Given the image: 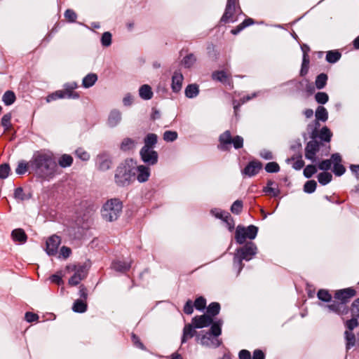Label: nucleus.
<instances>
[{
  "label": "nucleus",
  "mask_w": 359,
  "mask_h": 359,
  "mask_svg": "<svg viewBox=\"0 0 359 359\" xmlns=\"http://www.w3.org/2000/svg\"><path fill=\"white\" fill-rule=\"evenodd\" d=\"M29 165L31 172L45 180H49L60 173L56 161L50 151H36L29 161Z\"/></svg>",
  "instance_id": "1"
},
{
  "label": "nucleus",
  "mask_w": 359,
  "mask_h": 359,
  "mask_svg": "<svg viewBox=\"0 0 359 359\" xmlns=\"http://www.w3.org/2000/svg\"><path fill=\"white\" fill-rule=\"evenodd\" d=\"M134 166L135 161L132 159H127L118 166L115 174V182L118 186L126 187L135 181Z\"/></svg>",
  "instance_id": "2"
},
{
  "label": "nucleus",
  "mask_w": 359,
  "mask_h": 359,
  "mask_svg": "<svg viewBox=\"0 0 359 359\" xmlns=\"http://www.w3.org/2000/svg\"><path fill=\"white\" fill-rule=\"evenodd\" d=\"M222 321L219 320L215 322L210 328V332H206L201 338H197V340H200V343L202 346L208 348H217L221 344V340L218 339V337L221 334L222 330Z\"/></svg>",
  "instance_id": "3"
},
{
  "label": "nucleus",
  "mask_w": 359,
  "mask_h": 359,
  "mask_svg": "<svg viewBox=\"0 0 359 359\" xmlns=\"http://www.w3.org/2000/svg\"><path fill=\"white\" fill-rule=\"evenodd\" d=\"M122 203L118 198H111L103 205L101 214L103 219L113 222L118 219L122 211Z\"/></svg>",
  "instance_id": "4"
},
{
  "label": "nucleus",
  "mask_w": 359,
  "mask_h": 359,
  "mask_svg": "<svg viewBox=\"0 0 359 359\" xmlns=\"http://www.w3.org/2000/svg\"><path fill=\"white\" fill-rule=\"evenodd\" d=\"M258 231L257 227L254 225H250L248 227L238 226L236 230L235 238L238 243L243 244L246 238L250 240L255 239Z\"/></svg>",
  "instance_id": "5"
},
{
  "label": "nucleus",
  "mask_w": 359,
  "mask_h": 359,
  "mask_svg": "<svg viewBox=\"0 0 359 359\" xmlns=\"http://www.w3.org/2000/svg\"><path fill=\"white\" fill-rule=\"evenodd\" d=\"M257 246L253 243H248L243 248L237 250V253L234 257V261L238 259L240 265H242V260L249 261L257 253Z\"/></svg>",
  "instance_id": "6"
},
{
  "label": "nucleus",
  "mask_w": 359,
  "mask_h": 359,
  "mask_svg": "<svg viewBox=\"0 0 359 359\" xmlns=\"http://www.w3.org/2000/svg\"><path fill=\"white\" fill-rule=\"evenodd\" d=\"M66 269L74 272V274L69 280V285L72 286L77 285L87 276L86 268L81 265H68Z\"/></svg>",
  "instance_id": "7"
},
{
  "label": "nucleus",
  "mask_w": 359,
  "mask_h": 359,
  "mask_svg": "<svg viewBox=\"0 0 359 359\" xmlns=\"http://www.w3.org/2000/svg\"><path fill=\"white\" fill-rule=\"evenodd\" d=\"M140 154L142 160L149 165H155L158 161V154L154 149H141Z\"/></svg>",
  "instance_id": "8"
},
{
  "label": "nucleus",
  "mask_w": 359,
  "mask_h": 359,
  "mask_svg": "<svg viewBox=\"0 0 359 359\" xmlns=\"http://www.w3.org/2000/svg\"><path fill=\"white\" fill-rule=\"evenodd\" d=\"M134 172H135L136 178L139 182H145L150 176V168L144 165H137L135 161Z\"/></svg>",
  "instance_id": "9"
},
{
  "label": "nucleus",
  "mask_w": 359,
  "mask_h": 359,
  "mask_svg": "<svg viewBox=\"0 0 359 359\" xmlns=\"http://www.w3.org/2000/svg\"><path fill=\"white\" fill-rule=\"evenodd\" d=\"M61 243V239L56 235H53L46 241V251L48 255H55Z\"/></svg>",
  "instance_id": "10"
},
{
  "label": "nucleus",
  "mask_w": 359,
  "mask_h": 359,
  "mask_svg": "<svg viewBox=\"0 0 359 359\" xmlns=\"http://www.w3.org/2000/svg\"><path fill=\"white\" fill-rule=\"evenodd\" d=\"M212 318L208 315L195 316L192 319V324L195 328H203L212 325Z\"/></svg>",
  "instance_id": "11"
},
{
  "label": "nucleus",
  "mask_w": 359,
  "mask_h": 359,
  "mask_svg": "<svg viewBox=\"0 0 359 359\" xmlns=\"http://www.w3.org/2000/svg\"><path fill=\"white\" fill-rule=\"evenodd\" d=\"M122 120V114L118 109H112L108 116L107 125L109 128H114L117 126Z\"/></svg>",
  "instance_id": "12"
},
{
  "label": "nucleus",
  "mask_w": 359,
  "mask_h": 359,
  "mask_svg": "<svg viewBox=\"0 0 359 359\" xmlns=\"http://www.w3.org/2000/svg\"><path fill=\"white\" fill-rule=\"evenodd\" d=\"M319 149L318 143L315 140L309 141L305 149V156L306 158L315 161V156Z\"/></svg>",
  "instance_id": "13"
},
{
  "label": "nucleus",
  "mask_w": 359,
  "mask_h": 359,
  "mask_svg": "<svg viewBox=\"0 0 359 359\" xmlns=\"http://www.w3.org/2000/svg\"><path fill=\"white\" fill-rule=\"evenodd\" d=\"M262 168V163L257 161H251L245 168L243 174L252 177L257 174Z\"/></svg>",
  "instance_id": "14"
},
{
  "label": "nucleus",
  "mask_w": 359,
  "mask_h": 359,
  "mask_svg": "<svg viewBox=\"0 0 359 359\" xmlns=\"http://www.w3.org/2000/svg\"><path fill=\"white\" fill-rule=\"evenodd\" d=\"M330 311L334 312L339 315H345L348 313V308L343 302H333L327 306Z\"/></svg>",
  "instance_id": "15"
},
{
  "label": "nucleus",
  "mask_w": 359,
  "mask_h": 359,
  "mask_svg": "<svg viewBox=\"0 0 359 359\" xmlns=\"http://www.w3.org/2000/svg\"><path fill=\"white\" fill-rule=\"evenodd\" d=\"M355 292L353 289L346 288L344 290H339L335 293V298L341 300V302H345L350 298L355 296Z\"/></svg>",
  "instance_id": "16"
},
{
  "label": "nucleus",
  "mask_w": 359,
  "mask_h": 359,
  "mask_svg": "<svg viewBox=\"0 0 359 359\" xmlns=\"http://www.w3.org/2000/svg\"><path fill=\"white\" fill-rule=\"evenodd\" d=\"M137 144L135 140L130 137L124 138L120 144V149L124 152L131 151L134 150Z\"/></svg>",
  "instance_id": "17"
},
{
  "label": "nucleus",
  "mask_w": 359,
  "mask_h": 359,
  "mask_svg": "<svg viewBox=\"0 0 359 359\" xmlns=\"http://www.w3.org/2000/svg\"><path fill=\"white\" fill-rule=\"evenodd\" d=\"M183 76L180 72H175L172 77V89L174 92H179L182 86Z\"/></svg>",
  "instance_id": "18"
},
{
  "label": "nucleus",
  "mask_w": 359,
  "mask_h": 359,
  "mask_svg": "<svg viewBox=\"0 0 359 359\" xmlns=\"http://www.w3.org/2000/svg\"><path fill=\"white\" fill-rule=\"evenodd\" d=\"M11 237L15 242L20 243H25L27 239L25 231L22 229H14L11 233Z\"/></svg>",
  "instance_id": "19"
},
{
  "label": "nucleus",
  "mask_w": 359,
  "mask_h": 359,
  "mask_svg": "<svg viewBox=\"0 0 359 359\" xmlns=\"http://www.w3.org/2000/svg\"><path fill=\"white\" fill-rule=\"evenodd\" d=\"M234 11V6L226 5L225 12L221 18V22L227 23L236 21V19L233 18Z\"/></svg>",
  "instance_id": "20"
},
{
  "label": "nucleus",
  "mask_w": 359,
  "mask_h": 359,
  "mask_svg": "<svg viewBox=\"0 0 359 359\" xmlns=\"http://www.w3.org/2000/svg\"><path fill=\"white\" fill-rule=\"evenodd\" d=\"M232 139L230 132L229 130L225 131L219 137V148L223 150L227 149L228 145L231 144Z\"/></svg>",
  "instance_id": "21"
},
{
  "label": "nucleus",
  "mask_w": 359,
  "mask_h": 359,
  "mask_svg": "<svg viewBox=\"0 0 359 359\" xmlns=\"http://www.w3.org/2000/svg\"><path fill=\"white\" fill-rule=\"evenodd\" d=\"M157 135L154 133H149L144 139V147L141 149H154L157 142Z\"/></svg>",
  "instance_id": "22"
},
{
  "label": "nucleus",
  "mask_w": 359,
  "mask_h": 359,
  "mask_svg": "<svg viewBox=\"0 0 359 359\" xmlns=\"http://www.w3.org/2000/svg\"><path fill=\"white\" fill-rule=\"evenodd\" d=\"M196 334V331L191 324L186 325L183 330V336L182 343H184L187 339L193 337Z\"/></svg>",
  "instance_id": "23"
},
{
  "label": "nucleus",
  "mask_w": 359,
  "mask_h": 359,
  "mask_svg": "<svg viewBox=\"0 0 359 359\" xmlns=\"http://www.w3.org/2000/svg\"><path fill=\"white\" fill-rule=\"evenodd\" d=\"M97 80V74H93V73L88 74L83 78V81H82V86L86 88H88L93 86Z\"/></svg>",
  "instance_id": "24"
},
{
  "label": "nucleus",
  "mask_w": 359,
  "mask_h": 359,
  "mask_svg": "<svg viewBox=\"0 0 359 359\" xmlns=\"http://www.w3.org/2000/svg\"><path fill=\"white\" fill-rule=\"evenodd\" d=\"M140 96L144 100H149L152 97L153 93L149 85H143L139 90Z\"/></svg>",
  "instance_id": "25"
},
{
  "label": "nucleus",
  "mask_w": 359,
  "mask_h": 359,
  "mask_svg": "<svg viewBox=\"0 0 359 359\" xmlns=\"http://www.w3.org/2000/svg\"><path fill=\"white\" fill-rule=\"evenodd\" d=\"M73 158L70 155L63 154L58 159V164L62 168H67L72 165Z\"/></svg>",
  "instance_id": "26"
},
{
  "label": "nucleus",
  "mask_w": 359,
  "mask_h": 359,
  "mask_svg": "<svg viewBox=\"0 0 359 359\" xmlns=\"http://www.w3.org/2000/svg\"><path fill=\"white\" fill-rule=\"evenodd\" d=\"M112 267L117 271L123 272L128 270L130 268V264L126 262L116 261L113 262Z\"/></svg>",
  "instance_id": "27"
},
{
  "label": "nucleus",
  "mask_w": 359,
  "mask_h": 359,
  "mask_svg": "<svg viewBox=\"0 0 359 359\" xmlns=\"http://www.w3.org/2000/svg\"><path fill=\"white\" fill-rule=\"evenodd\" d=\"M316 118L319 121H327L328 118V113L327 109L324 107H318L316 111Z\"/></svg>",
  "instance_id": "28"
},
{
  "label": "nucleus",
  "mask_w": 359,
  "mask_h": 359,
  "mask_svg": "<svg viewBox=\"0 0 359 359\" xmlns=\"http://www.w3.org/2000/svg\"><path fill=\"white\" fill-rule=\"evenodd\" d=\"M86 309L87 304L82 299L75 301L72 307L73 311L78 313H83L86 311Z\"/></svg>",
  "instance_id": "29"
},
{
  "label": "nucleus",
  "mask_w": 359,
  "mask_h": 359,
  "mask_svg": "<svg viewBox=\"0 0 359 359\" xmlns=\"http://www.w3.org/2000/svg\"><path fill=\"white\" fill-rule=\"evenodd\" d=\"M332 175L331 173L327 172H323L318 174V180L322 185H326L331 182Z\"/></svg>",
  "instance_id": "30"
},
{
  "label": "nucleus",
  "mask_w": 359,
  "mask_h": 359,
  "mask_svg": "<svg viewBox=\"0 0 359 359\" xmlns=\"http://www.w3.org/2000/svg\"><path fill=\"white\" fill-rule=\"evenodd\" d=\"M327 76L325 74H319L317 77H316V81H315V83H316V86L318 89H323L326 83H327Z\"/></svg>",
  "instance_id": "31"
},
{
  "label": "nucleus",
  "mask_w": 359,
  "mask_h": 359,
  "mask_svg": "<svg viewBox=\"0 0 359 359\" xmlns=\"http://www.w3.org/2000/svg\"><path fill=\"white\" fill-rule=\"evenodd\" d=\"M2 100L6 105H11L15 100V93L12 91L8 90L4 94Z\"/></svg>",
  "instance_id": "32"
},
{
  "label": "nucleus",
  "mask_w": 359,
  "mask_h": 359,
  "mask_svg": "<svg viewBox=\"0 0 359 359\" xmlns=\"http://www.w3.org/2000/svg\"><path fill=\"white\" fill-rule=\"evenodd\" d=\"M198 93V88L196 85H189L185 89V95L187 97L193 98Z\"/></svg>",
  "instance_id": "33"
},
{
  "label": "nucleus",
  "mask_w": 359,
  "mask_h": 359,
  "mask_svg": "<svg viewBox=\"0 0 359 359\" xmlns=\"http://www.w3.org/2000/svg\"><path fill=\"white\" fill-rule=\"evenodd\" d=\"M29 168V162L27 163L24 161H21L18 164V166L15 169V172L18 175H24L28 170Z\"/></svg>",
  "instance_id": "34"
},
{
  "label": "nucleus",
  "mask_w": 359,
  "mask_h": 359,
  "mask_svg": "<svg viewBox=\"0 0 359 359\" xmlns=\"http://www.w3.org/2000/svg\"><path fill=\"white\" fill-rule=\"evenodd\" d=\"M341 57V54L338 51H329L326 55V60L330 63H334Z\"/></svg>",
  "instance_id": "35"
},
{
  "label": "nucleus",
  "mask_w": 359,
  "mask_h": 359,
  "mask_svg": "<svg viewBox=\"0 0 359 359\" xmlns=\"http://www.w3.org/2000/svg\"><path fill=\"white\" fill-rule=\"evenodd\" d=\"M196 61V57L193 54H189L184 57L182 60V65L187 67H191Z\"/></svg>",
  "instance_id": "36"
},
{
  "label": "nucleus",
  "mask_w": 359,
  "mask_h": 359,
  "mask_svg": "<svg viewBox=\"0 0 359 359\" xmlns=\"http://www.w3.org/2000/svg\"><path fill=\"white\" fill-rule=\"evenodd\" d=\"M65 97V92L64 90H57L55 93L49 95L46 97L47 102L55 100L57 99H62Z\"/></svg>",
  "instance_id": "37"
},
{
  "label": "nucleus",
  "mask_w": 359,
  "mask_h": 359,
  "mask_svg": "<svg viewBox=\"0 0 359 359\" xmlns=\"http://www.w3.org/2000/svg\"><path fill=\"white\" fill-rule=\"evenodd\" d=\"M316 101L319 104H325L328 100L329 96L326 93L318 92L315 95Z\"/></svg>",
  "instance_id": "38"
},
{
  "label": "nucleus",
  "mask_w": 359,
  "mask_h": 359,
  "mask_svg": "<svg viewBox=\"0 0 359 359\" xmlns=\"http://www.w3.org/2000/svg\"><path fill=\"white\" fill-rule=\"evenodd\" d=\"M332 137L331 131L327 128L323 127L320 132V137L325 142H330Z\"/></svg>",
  "instance_id": "39"
},
{
  "label": "nucleus",
  "mask_w": 359,
  "mask_h": 359,
  "mask_svg": "<svg viewBox=\"0 0 359 359\" xmlns=\"http://www.w3.org/2000/svg\"><path fill=\"white\" fill-rule=\"evenodd\" d=\"M345 336L346 339V346L347 348H350L351 347L353 346L355 341V335L351 332V331H346L345 332Z\"/></svg>",
  "instance_id": "40"
},
{
  "label": "nucleus",
  "mask_w": 359,
  "mask_h": 359,
  "mask_svg": "<svg viewBox=\"0 0 359 359\" xmlns=\"http://www.w3.org/2000/svg\"><path fill=\"white\" fill-rule=\"evenodd\" d=\"M11 114H6L1 118V125L3 127H4L6 131L10 130L11 128Z\"/></svg>",
  "instance_id": "41"
},
{
  "label": "nucleus",
  "mask_w": 359,
  "mask_h": 359,
  "mask_svg": "<svg viewBox=\"0 0 359 359\" xmlns=\"http://www.w3.org/2000/svg\"><path fill=\"white\" fill-rule=\"evenodd\" d=\"M317 183L314 180L306 182L304 186V190L306 193H313L316 189Z\"/></svg>",
  "instance_id": "42"
},
{
  "label": "nucleus",
  "mask_w": 359,
  "mask_h": 359,
  "mask_svg": "<svg viewBox=\"0 0 359 359\" xmlns=\"http://www.w3.org/2000/svg\"><path fill=\"white\" fill-rule=\"evenodd\" d=\"M101 43L103 46H109L111 44V34L109 32L103 33L101 38Z\"/></svg>",
  "instance_id": "43"
},
{
  "label": "nucleus",
  "mask_w": 359,
  "mask_h": 359,
  "mask_svg": "<svg viewBox=\"0 0 359 359\" xmlns=\"http://www.w3.org/2000/svg\"><path fill=\"white\" fill-rule=\"evenodd\" d=\"M219 310H220V306L217 302L211 303L208 308V313H210L212 316L217 315L219 312Z\"/></svg>",
  "instance_id": "44"
},
{
  "label": "nucleus",
  "mask_w": 359,
  "mask_h": 359,
  "mask_svg": "<svg viewBox=\"0 0 359 359\" xmlns=\"http://www.w3.org/2000/svg\"><path fill=\"white\" fill-rule=\"evenodd\" d=\"M211 213L217 218L221 219L223 221L229 218V213L222 211L220 210L215 209L211 210Z\"/></svg>",
  "instance_id": "45"
},
{
  "label": "nucleus",
  "mask_w": 359,
  "mask_h": 359,
  "mask_svg": "<svg viewBox=\"0 0 359 359\" xmlns=\"http://www.w3.org/2000/svg\"><path fill=\"white\" fill-rule=\"evenodd\" d=\"M359 325V318L355 316H352V318L346 322V326L347 328L351 331L355 327Z\"/></svg>",
  "instance_id": "46"
},
{
  "label": "nucleus",
  "mask_w": 359,
  "mask_h": 359,
  "mask_svg": "<svg viewBox=\"0 0 359 359\" xmlns=\"http://www.w3.org/2000/svg\"><path fill=\"white\" fill-rule=\"evenodd\" d=\"M177 138V133L175 131L167 130L163 134V140L166 142H173Z\"/></svg>",
  "instance_id": "47"
},
{
  "label": "nucleus",
  "mask_w": 359,
  "mask_h": 359,
  "mask_svg": "<svg viewBox=\"0 0 359 359\" xmlns=\"http://www.w3.org/2000/svg\"><path fill=\"white\" fill-rule=\"evenodd\" d=\"M212 78L214 80L219 81L221 82H224L226 81L228 78L227 74L224 71L216 72L212 74Z\"/></svg>",
  "instance_id": "48"
},
{
  "label": "nucleus",
  "mask_w": 359,
  "mask_h": 359,
  "mask_svg": "<svg viewBox=\"0 0 359 359\" xmlns=\"http://www.w3.org/2000/svg\"><path fill=\"white\" fill-rule=\"evenodd\" d=\"M316 172H317V169L315 165H309L304 168V175L306 177L310 178Z\"/></svg>",
  "instance_id": "49"
},
{
  "label": "nucleus",
  "mask_w": 359,
  "mask_h": 359,
  "mask_svg": "<svg viewBox=\"0 0 359 359\" xmlns=\"http://www.w3.org/2000/svg\"><path fill=\"white\" fill-rule=\"evenodd\" d=\"M10 172V167L8 164L4 163L0 165V178L6 179Z\"/></svg>",
  "instance_id": "50"
},
{
  "label": "nucleus",
  "mask_w": 359,
  "mask_h": 359,
  "mask_svg": "<svg viewBox=\"0 0 359 359\" xmlns=\"http://www.w3.org/2000/svg\"><path fill=\"white\" fill-rule=\"evenodd\" d=\"M243 203L241 201H236L231 207V211L235 214H239L242 211Z\"/></svg>",
  "instance_id": "51"
},
{
  "label": "nucleus",
  "mask_w": 359,
  "mask_h": 359,
  "mask_svg": "<svg viewBox=\"0 0 359 359\" xmlns=\"http://www.w3.org/2000/svg\"><path fill=\"white\" fill-rule=\"evenodd\" d=\"M279 165L276 162H269L265 167V170L268 172H277L279 171Z\"/></svg>",
  "instance_id": "52"
},
{
  "label": "nucleus",
  "mask_w": 359,
  "mask_h": 359,
  "mask_svg": "<svg viewBox=\"0 0 359 359\" xmlns=\"http://www.w3.org/2000/svg\"><path fill=\"white\" fill-rule=\"evenodd\" d=\"M75 154L82 161H88L90 158L89 154L81 148L76 149Z\"/></svg>",
  "instance_id": "53"
},
{
  "label": "nucleus",
  "mask_w": 359,
  "mask_h": 359,
  "mask_svg": "<svg viewBox=\"0 0 359 359\" xmlns=\"http://www.w3.org/2000/svg\"><path fill=\"white\" fill-rule=\"evenodd\" d=\"M317 295L319 299L324 302H329L331 299V295L325 290H320Z\"/></svg>",
  "instance_id": "54"
},
{
  "label": "nucleus",
  "mask_w": 359,
  "mask_h": 359,
  "mask_svg": "<svg viewBox=\"0 0 359 359\" xmlns=\"http://www.w3.org/2000/svg\"><path fill=\"white\" fill-rule=\"evenodd\" d=\"M62 278V271H58V272H57V273L53 274L50 277V280L53 283L60 285L63 283Z\"/></svg>",
  "instance_id": "55"
},
{
  "label": "nucleus",
  "mask_w": 359,
  "mask_h": 359,
  "mask_svg": "<svg viewBox=\"0 0 359 359\" xmlns=\"http://www.w3.org/2000/svg\"><path fill=\"white\" fill-rule=\"evenodd\" d=\"M205 306H206V300L202 297L197 298L194 302V306L198 310L204 309Z\"/></svg>",
  "instance_id": "56"
},
{
  "label": "nucleus",
  "mask_w": 359,
  "mask_h": 359,
  "mask_svg": "<svg viewBox=\"0 0 359 359\" xmlns=\"http://www.w3.org/2000/svg\"><path fill=\"white\" fill-rule=\"evenodd\" d=\"M65 17L69 22H73L76 20L77 15L73 10L67 9L65 12Z\"/></svg>",
  "instance_id": "57"
},
{
  "label": "nucleus",
  "mask_w": 359,
  "mask_h": 359,
  "mask_svg": "<svg viewBox=\"0 0 359 359\" xmlns=\"http://www.w3.org/2000/svg\"><path fill=\"white\" fill-rule=\"evenodd\" d=\"M231 144H233L235 149H240L243 145V138L241 136H236L233 137Z\"/></svg>",
  "instance_id": "58"
},
{
  "label": "nucleus",
  "mask_w": 359,
  "mask_h": 359,
  "mask_svg": "<svg viewBox=\"0 0 359 359\" xmlns=\"http://www.w3.org/2000/svg\"><path fill=\"white\" fill-rule=\"evenodd\" d=\"M351 315L359 318V298L353 302L351 307Z\"/></svg>",
  "instance_id": "59"
},
{
  "label": "nucleus",
  "mask_w": 359,
  "mask_h": 359,
  "mask_svg": "<svg viewBox=\"0 0 359 359\" xmlns=\"http://www.w3.org/2000/svg\"><path fill=\"white\" fill-rule=\"evenodd\" d=\"M99 168L102 170H108L110 168V161L108 159H102L99 158Z\"/></svg>",
  "instance_id": "60"
},
{
  "label": "nucleus",
  "mask_w": 359,
  "mask_h": 359,
  "mask_svg": "<svg viewBox=\"0 0 359 359\" xmlns=\"http://www.w3.org/2000/svg\"><path fill=\"white\" fill-rule=\"evenodd\" d=\"M345 168L341 163L334 165L333 172L337 176H341L345 172Z\"/></svg>",
  "instance_id": "61"
},
{
  "label": "nucleus",
  "mask_w": 359,
  "mask_h": 359,
  "mask_svg": "<svg viewBox=\"0 0 359 359\" xmlns=\"http://www.w3.org/2000/svg\"><path fill=\"white\" fill-rule=\"evenodd\" d=\"M331 166H332L331 160L327 159V160H324L322 162H320L318 165V168L320 170L326 171V170H330L331 168Z\"/></svg>",
  "instance_id": "62"
},
{
  "label": "nucleus",
  "mask_w": 359,
  "mask_h": 359,
  "mask_svg": "<svg viewBox=\"0 0 359 359\" xmlns=\"http://www.w3.org/2000/svg\"><path fill=\"white\" fill-rule=\"evenodd\" d=\"M273 182L269 181L268 182V186L264 189V191L266 193L271 194L272 196H276L278 194V190L271 187Z\"/></svg>",
  "instance_id": "63"
},
{
  "label": "nucleus",
  "mask_w": 359,
  "mask_h": 359,
  "mask_svg": "<svg viewBox=\"0 0 359 359\" xmlns=\"http://www.w3.org/2000/svg\"><path fill=\"white\" fill-rule=\"evenodd\" d=\"M64 92H65V97L72 98V99H78L79 97V95L78 93L74 92L72 90L69 88H65Z\"/></svg>",
  "instance_id": "64"
}]
</instances>
